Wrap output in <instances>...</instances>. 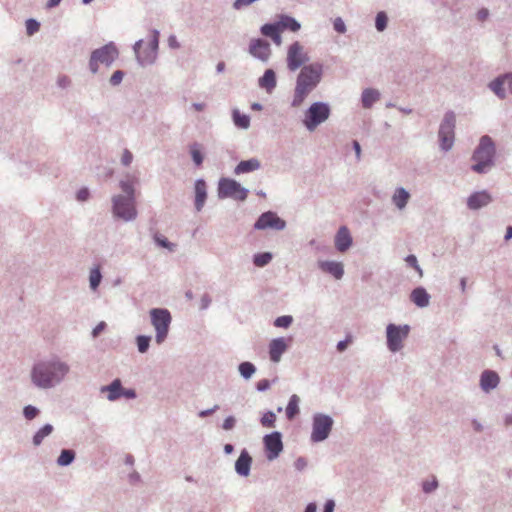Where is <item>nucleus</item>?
Instances as JSON below:
<instances>
[{"instance_id":"obj_1","label":"nucleus","mask_w":512,"mask_h":512,"mask_svg":"<svg viewBox=\"0 0 512 512\" xmlns=\"http://www.w3.org/2000/svg\"><path fill=\"white\" fill-rule=\"evenodd\" d=\"M323 75V65L320 63H312L304 65L300 70L294 90L291 105L299 107L305 98L318 86Z\"/></svg>"},{"instance_id":"obj_2","label":"nucleus","mask_w":512,"mask_h":512,"mask_svg":"<svg viewBox=\"0 0 512 512\" xmlns=\"http://www.w3.org/2000/svg\"><path fill=\"white\" fill-rule=\"evenodd\" d=\"M67 372L68 367L63 363H40L33 369L32 380L38 387L48 388L62 379Z\"/></svg>"},{"instance_id":"obj_3","label":"nucleus","mask_w":512,"mask_h":512,"mask_svg":"<svg viewBox=\"0 0 512 512\" xmlns=\"http://www.w3.org/2000/svg\"><path fill=\"white\" fill-rule=\"evenodd\" d=\"M494 154L495 147L492 140L488 136H483L473 155L476 163L472 165V170L477 173L486 172L493 165Z\"/></svg>"},{"instance_id":"obj_4","label":"nucleus","mask_w":512,"mask_h":512,"mask_svg":"<svg viewBox=\"0 0 512 512\" xmlns=\"http://www.w3.org/2000/svg\"><path fill=\"white\" fill-rule=\"evenodd\" d=\"M119 51L113 42H109L104 46L92 51L89 59V69L93 74L99 70V64L107 67L111 66L116 58H118Z\"/></svg>"},{"instance_id":"obj_5","label":"nucleus","mask_w":512,"mask_h":512,"mask_svg":"<svg viewBox=\"0 0 512 512\" xmlns=\"http://www.w3.org/2000/svg\"><path fill=\"white\" fill-rule=\"evenodd\" d=\"M219 198H232L244 201L248 196V190L245 189L236 180L230 178H222L218 185Z\"/></svg>"},{"instance_id":"obj_6","label":"nucleus","mask_w":512,"mask_h":512,"mask_svg":"<svg viewBox=\"0 0 512 512\" xmlns=\"http://www.w3.org/2000/svg\"><path fill=\"white\" fill-rule=\"evenodd\" d=\"M151 322L156 330V342L162 343L168 333L169 325L171 322V315L166 309H152L150 311Z\"/></svg>"},{"instance_id":"obj_7","label":"nucleus","mask_w":512,"mask_h":512,"mask_svg":"<svg viewBox=\"0 0 512 512\" xmlns=\"http://www.w3.org/2000/svg\"><path fill=\"white\" fill-rule=\"evenodd\" d=\"M330 107L324 102H314L306 111L304 123L306 128H315L328 119Z\"/></svg>"},{"instance_id":"obj_8","label":"nucleus","mask_w":512,"mask_h":512,"mask_svg":"<svg viewBox=\"0 0 512 512\" xmlns=\"http://www.w3.org/2000/svg\"><path fill=\"white\" fill-rule=\"evenodd\" d=\"M113 213L116 217L125 221L134 219L137 215L134 198L121 195L115 196L113 198Z\"/></svg>"},{"instance_id":"obj_9","label":"nucleus","mask_w":512,"mask_h":512,"mask_svg":"<svg viewBox=\"0 0 512 512\" xmlns=\"http://www.w3.org/2000/svg\"><path fill=\"white\" fill-rule=\"evenodd\" d=\"M410 328L408 325L396 326L389 324L387 326V346L392 352L399 351L403 345L402 342L407 338Z\"/></svg>"},{"instance_id":"obj_10","label":"nucleus","mask_w":512,"mask_h":512,"mask_svg":"<svg viewBox=\"0 0 512 512\" xmlns=\"http://www.w3.org/2000/svg\"><path fill=\"white\" fill-rule=\"evenodd\" d=\"M333 421L329 416L317 415L314 417L311 439L319 442L326 439L331 431Z\"/></svg>"},{"instance_id":"obj_11","label":"nucleus","mask_w":512,"mask_h":512,"mask_svg":"<svg viewBox=\"0 0 512 512\" xmlns=\"http://www.w3.org/2000/svg\"><path fill=\"white\" fill-rule=\"evenodd\" d=\"M308 61L307 55L303 52V46L295 41L292 43L287 52V67L290 71H296L305 62Z\"/></svg>"},{"instance_id":"obj_12","label":"nucleus","mask_w":512,"mask_h":512,"mask_svg":"<svg viewBox=\"0 0 512 512\" xmlns=\"http://www.w3.org/2000/svg\"><path fill=\"white\" fill-rule=\"evenodd\" d=\"M249 53L263 63H267L271 56V46L268 41L257 38L252 39L249 44Z\"/></svg>"},{"instance_id":"obj_13","label":"nucleus","mask_w":512,"mask_h":512,"mask_svg":"<svg viewBox=\"0 0 512 512\" xmlns=\"http://www.w3.org/2000/svg\"><path fill=\"white\" fill-rule=\"evenodd\" d=\"M285 221L277 216L274 212L263 213L255 223V228L258 230H264L272 228L275 230H282L285 228Z\"/></svg>"},{"instance_id":"obj_14","label":"nucleus","mask_w":512,"mask_h":512,"mask_svg":"<svg viewBox=\"0 0 512 512\" xmlns=\"http://www.w3.org/2000/svg\"><path fill=\"white\" fill-rule=\"evenodd\" d=\"M265 448L268 452V458L274 459L283 449L281 434L279 432H273L264 437Z\"/></svg>"},{"instance_id":"obj_15","label":"nucleus","mask_w":512,"mask_h":512,"mask_svg":"<svg viewBox=\"0 0 512 512\" xmlns=\"http://www.w3.org/2000/svg\"><path fill=\"white\" fill-rule=\"evenodd\" d=\"M352 244V237L346 226L339 228L335 236V247L339 252H345Z\"/></svg>"},{"instance_id":"obj_16","label":"nucleus","mask_w":512,"mask_h":512,"mask_svg":"<svg viewBox=\"0 0 512 512\" xmlns=\"http://www.w3.org/2000/svg\"><path fill=\"white\" fill-rule=\"evenodd\" d=\"M288 344L284 338L273 339L269 344V356L273 362H279Z\"/></svg>"},{"instance_id":"obj_17","label":"nucleus","mask_w":512,"mask_h":512,"mask_svg":"<svg viewBox=\"0 0 512 512\" xmlns=\"http://www.w3.org/2000/svg\"><path fill=\"white\" fill-rule=\"evenodd\" d=\"M491 200V195L486 191L475 192L468 198L467 206L472 210H476L488 205Z\"/></svg>"},{"instance_id":"obj_18","label":"nucleus","mask_w":512,"mask_h":512,"mask_svg":"<svg viewBox=\"0 0 512 512\" xmlns=\"http://www.w3.org/2000/svg\"><path fill=\"white\" fill-rule=\"evenodd\" d=\"M258 85L267 93H271L277 85L276 73L273 69L265 70L264 74L259 78Z\"/></svg>"},{"instance_id":"obj_19","label":"nucleus","mask_w":512,"mask_h":512,"mask_svg":"<svg viewBox=\"0 0 512 512\" xmlns=\"http://www.w3.org/2000/svg\"><path fill=\"white\" fill-rule=\"evenodd\" d=\"M499 381L500 378L496 372L486 370L481 375L480 385L484 391L489 392L498 386Z\"/></svg>"},{"instance_id":"obj_20","label":"nucleus","mask_w":512,"mask_h":512,"mask_svg":"<svg viewBox=\"0 0 512 512\" xmlns=\"http://www.w3.org/2000/svg\"><path fill=\"white\" fill-rule=\"evenodd\" d=\"M508 77H505V73L497 76L489 84V89L501 100H504L507 96L504 89V84L507 83Z\"/></svg>"},{"instance_id":"obj_21","label":"nucleus","mask_w":512,"mask_h":512,"mask_svg":"<svg viewBox=\"0 0 512 512\" xmlns=\"http://www.w3.org/2000/svg\"><path fill=\"white\" fill-rule=\"evenodd\" d=\"M380 92L375 88H366L361 94V104L365 109L371 108L379 99Z\"/></svg>"},{"instance_id":"obj_22","label":"nucleus","mask_w":512,"mask_h":512,"mask_svg":"<svg viewBox=\"0 0 512 512\" xmlns=\"http://www.w3.org/2000/svg\"><path fill=\"white\" fill-rule=\"evenodd\" d=\"M277 22L281 32L284 30L297 32L301 28V24L294 17L286 14L280 15Z\"/></svg>"},{"instance_id":"obj_23","label":"nucleus","mask_w":512,"mask_h":512,"mask_svg":"<svg viewBox=\"0 0 512 512\" xmlns=\"http://www.w3.org/2000/svg\"><path fill=\"white\" fill-rule=\"evenodd\" d=\"M319 267L324 271L331 275H333L336 279L342 278L344 274L343 265L340 262L334 261H323L319 263Z\"/></svg>"},{"instance_id":"obj_24","label":"nucleus","mask_w":512,"mask_h":512,"mask_svg":"<svg viewBox=\"0 0 512 512\" xmlns=\"http://www.w3.org/2000/svg\"><path fill=\"white\" fill-rule=\"evenodd\" d=\"M206 184L203 180H197L195 183V207L200 211L206 201Z\"/></svg>"},{"instance_id":"obj_25","label":"nucleus","mask_w":512,"mask_h":512,"mask_svg":"<svg viewBox=\"0 0 512 512\" xmlns=\"http://www.w3.org/2000/svg\"><path fill=\"white\" fill-rule=\"evenodd\" d=\"M251 457L247 452H242L235 463V469L238 474L247 476L250 471Z\"/></svg>"},{"instance_id":"obj_26","label":"nucleus","mask_w":512,"mask_h":512,"mask_svg":"<svg viewBox=\"0 0 512 512\" xmlns=\"http://www.w3.org/2000/svg\"><path fill=\"white\" fill-rule=\"evenodd\" d=\"M260 162L259 160L252 158L249 160H243L239 162V164L235 167L234 173L236 175L249 173L255 170H258L260 168Z\"/></svg>"},{"instance_id":"obj_27","label":"nucleus","mask_w":512,"mask_h":512,"mask_svg":"<svg viewBox=\"0 0 512 512\" xmlns=\"http://www.w3.org/2000/svg\"><path fill=\"white\" fill-rule=\"evenodd\" d=\"M430 296L424 288H416L411 293V300L419 307H426L429 304Z\"/></svg>"},{"instance_id":"obj_28","label":"nucleus","mask_w":512,"mask_h":512,"mask_svg":"<svg viewBox=\"0 0 512 512\" xmlns=\"http://www.w3.org/2000/svg\"><path fill=\"white\" fill-rule=\"evenodd\" d=\"M102 391L108 392V399L114 401L121 397L122 386L119 379H115L109 386L103 387Z\"/></svg>"},{"instance_id":"obj_29","label":"nucleus","mask_w":512,"mask_h":512,"mask_svg":"<svg viewBox=\"0 0 512 512\" xmlns=\"http://www.w3.org/2000/svg\"><path fill=\"white\" fill-rule=\"evenodd\" d=\"M454 130H440L439 140L441 148L445 151L449 150L454 143Z\"/></svg>"},{"instance_id":"obj_30","label":"nucleus","mask_w":512,"mask_h":512,"mask_svg":"<svg viewBox=\"0 0 512 512\" xmlns=\"http://www.w3.org/2000/svg\"><path fill=\"white\" fill-rule=\"evenodd\" d=\"M409 198L410 195L405 189L398 188L393 195V202L399 209H403L406 206Z\"/></svg>"},{"instance_id":"obj_31","label":"nucleus","mask_w":512,"mask_h":512,"mask_svg":"<svg viewBox=\"0 0 512 512\" xmlns=\"http://www.w3.org/2000/svg\"><path fill=\"white\" fill-rule=\"evenodd\" d=\"M156 55H157V53H155L154 51H152L148 48V49L144 50L142 53H140L136 59H137L138 64L140 66L144 67V66L154 63V61L156 59Z\"/></svg>"},{"instance_id":"obj_32","label":"nucleus","mask_w":512,"mask_h":512,"mask_svg":"<svg viewBox=\"0 0 512 512\" xmlns=\"http://www.w3.org/2000/svg\"><path fill=\"white\" fill-rule=\"evenodd\" d=\"M233 122L238 128H248L250 125V117L240 113L238 109L232 111Z\"/></svg>"},{"instance_id":"obj_33","label":"nucleus","mask_w":512,"mask_h":512,"mask_svg":"<svg viewBox=\"0 0 512 512\" xmlns=\"http://www.w3.org/2000/svg\"><path fill=\"white\" fill-rule=\"evenodd\" d=\"M53 431V427L50 424L44 425L33 437V443L35 446H38L41 444L43 439L50 435Z\"/></svg>"},{"instance_id":"obj_34","label":"nucleus","mask_w":512,"mask_h":512,"mask_svg":"<svg viewBox=\"0 0 512 512\" xmlns=\"http://www.w3.org/2000/svg\"><path fill=\"white\" fill-rule=\"evenodd\" d=\"M298 402H299V398L297 395H293L290 398L289 403L286 407V415H287L288 419H293L295 417V415L299 412Z\"/></svg>"},{"instance_id":"obj_35","label":"nucleus","mask_w":512,"mask_h":512,"mask_svg":"<svg viewBox=\"0 0 512 512\" xmlns=\"http://www.w3.org/2000/svg\"><path fill=\"white\" fill-rule=\"evenodd\" d=\"M260 32L265 37L272 38L275 33L281 32V31H280L278 22L276 21L274 23H266V24L262 25L260 28Z\"/></svg>"},{"instance_id":"obj_36","label":"nucleus","mask_w":512,"mask_h":512,"mask_svg":"<svg viewBox=\"0 0 512 512\" xmlns=\"http://www.w3.org/2000/svg\"><path fill=\"white\" fill-rule=\"evenodd\" d=\"M388 25V16L386 12L380 11L375 17V28L378 32H383Z\"/></svg>"},{"instance_id":"obj_37","label":"nucleus","mask_w":512,"mask_h":512,"mask_svg":"<svg viewBox=\"0 0 512 512\" xmlns=\"http://www.w3.org/2000/svg\"><path fill=\"white\" fill-rule=\"evenodd\" d=\"M75 458V453L72 450H62L60 456L57 459V463L60 466L69 465Z\"/></svg>"},{"instance_id":"obj_38","label":"nucleus","mask_w":512,"mask_h":512,"mask_svg":"<svg viewBox=\"0 0 512 512\" xmlns=\"http://www.w3.org/2000/svg\"><path fill=\"white\" fill-rule=\"evenodd\" d=\"M455 126H456L455 113L453 111L446 112L439 128H455Z\"/></svg>"},{"instance_id":"obj_39","label":"nucleus","mask_w":512,"mask_h":512,"mask_svg":"<svg viewBox=\"0 0 512 512\" xmlns=\"http://www.w3.org/2000/svg\"><path fill=\"white\" fill-rule=\"evenodd\" d=\"M239 372L244 378L248 379L255 372V367L250 362H243L239 365Z\"/></svg>"},{"instance_id":"obj_40","label":"nucleus","mask_w":512,"mask_h":512,"mask_svg":"<svg viewBox=\"0 0 512 512\" xmlns=\"http://www.w3.org/2000/svg\"><path fill=\"white\" fill-rule=\"evenodd\" d=\"M190 153H191V156H192V159H193L194 163L197 166H200L202 164V162H203V156H202V153H201L200 146L198 144L191 145Z\"/></svg>"},{"instance_id":"obj_41","label":"nucleus","mask_w":512,"mask_h":512,"mask_svg":"<svg viewBox=\"0 0 512 512\" xmlns=\"http://www.w3.org/2000/svg\"><path fill=\"white\" fill-rule=\"evenodd\" d=\"M271 259H272V255L268 252L257 254L254 257V264L257 267H263V266L267 265L271 261Z\"/></svg>"},{"instance_id":"obj_42","label":"nucleus","mask_w":512,"mask_h":512,"mask_svg":"<svg viewBox=\"0 0 512 512\" xmlns=\"http://www.w3.org/2000/svg\"><path fill=\"white\" fill-rule=\"evenodd\" d=\"M40 29V23L33 18L26 20V33L28 36H32L37 33Z\"/></svg>"},{"instance_id":"obj_43","label":"nucleus","mask_w":512,"mask_h":512,"mask_svg":"<svg viewBox=\"0 0 512 512\" xmlns=\"http://www.w3.org/2000/svg\"><path fill=\"white\" fill-rule=\"evenodd\" d=\"M89 279L91 288L96 289L101 281V273L98 268L91 270Z\"/></svg>"},{"instance_id":"obj_44","label":"nucleus","mask_w":512,"mask_h":512,"mask_svg":"<svg viewBox=\"0 0 512 512\" xmlns=\"http://www.w3.org/2000/svg\"><path fill=\"white\" fill-rule=\"evenodd\" d=\"M275 420H276V415L273 413V412H267L265 413L262 418H261V424L264 426V427H268V428H271L274 426V423H275Z\"/></svg>"},{"instance_id":"obj_45","label":"nucleus","mask_w":512,"mask_h":512,"mask_svg":"<svg viewBox=\"0 0 512 512\" xmlns=\"http://www.w3.org/2000/svg\"><path fill=\"white\" fill-rule=\"evenodd\" d=\"M149 343H150V337L138 336L137 337V346H138L139 352L145 353L148 350Z\"/></svg>"},{"instance_id":"obj_46","label":"nucleus","mask_w":512,"mask_h":512,"mask_svg":"<svg viewBox=\"0 0 512 512\" xmlns=\"http://www.w3.org/2000/svg\"><path fill=\"white\" fill-rule=\"evenodd\" d=\"M292 320L293 319L291 316H288V315L280 316V317L276 318L274 325L276 327H280V328H287L291 325Z\"/></svg>"},{"instance_id":"obj_47","label":"nucleus","mask_w":512,"mask_h":512,"mask_svg":"<svg viewBox=\"0 0 512 512\" xmlns=\"http://www.w3.org/2000/svg\"><path fill=\"white\" fill-rule=\"evenodd\" d=\"M159 45V31L154 29L152 30V38L149 42V49L157 53Z\"/></svg>"},{"instance_id":"obj_48","label":"nucleus","mask_w":512,"mask_h":512,"mask_svg":"<svg viewBox=\"0 0 512 512\" xmlns=\"http://www.w3.org/2000/svg\"><path fill=\"white\" fill-rule=\"evenodd\" d=\"M123 77L124 72L122 70H116L110 77L109 82L112 86H117L122 82Z\"/></svg>"},{"instance_id":"obj_49","label":"nucleus","mask_w":512,"mask_h":512,"mask_svg":"<svg viewBox=\"0 0 512 512\" xmlns=\"http://www.w3.org/2000/svg\"><path fill=\"white\" fill-rule=\"evenodd\" d=\"M120 187L122 191L126 194L125 197H133L134 198V188L132 183L127 181H121Z\"/></svg>"},{"instance_id":"obj_50","label":"nucleus","mask_w":512,"mask_h":512,"mask_svg":"<svg viewBox=\"0 0 512 512\" xmlns=\"http://www.w3.org/2000/svg\"><path fill=\"white\" fill-rule=\"evenodd\" d=\"M333 28L336 32H338L340 34H343L346 32V25H345L344 21L342 20V18H340V17L335 18V20L333 22Z\"/></svg>"},{"instance_id":"obj_51","label":"nucleus","mask_w":512,"mask_h":512,"mask_svg":"<svg viewBox=\"0 0 512 512\" xmlns=\"http://www.w3.org/2000/svg\"><path fill=\"white\" fill-rule=\"evenodd\" d=\"M57 85L62 89L68 88L71 85V79L66 75H61L57 79Z\"/></svg>"},{"instance_id":"obj_52","label":"nucleus","mask_w":512,"mask_h":512,"mask_svg":"<svg viewBox=\"0 0 512 512\" xmlns=\"http://www.w3.org/2000/svg\"><path fill=\"white\" fill-rule=\"evenodd\" d=\"M490 12L487 8H481L476 13V19L479 22H484L489 18Z\"/></svg>"},{"instance_id":"obj_53","label":"nucleus","mask_w":512,"mask_h":512,"mask_svg":"<svg viewBox=\"0 0 512 512\" xmlns=\"http://www.w3.org/2000/svg\"><path fill=\"white\" fill-rule=\"evenodd\" d=\"M37 414H38V410L31 405H28L24 408V416L29 420L36 417Z\"/></svg>"},{"instance_id":"obj_54","label":"nucleus","mask_w":512,"mask_h":512,"mask_svg":"<svg viewBox=\"0 0 512 512\" xmlns=\"http://www.w3.org/2000/svg\"><path fill=\"white\" fill-rule=\"evenodd\" d=\"M132 160H133L132 153L129 150L125 149L123 154H122V157H121V163L124 166H128V165L131 164Z\"/></svg>"},{"instance_id":"obj_55","label":"nucleus","mask_w":512,"mask_h":512,"mask_svg":"<svg viewBox=\"0 0 512 512\" xmlns=\"http://www.w3.org/2000/svg\"><path fill=\"white\" fill-rule=\"evenodd\" d=\"M406 262L412 266L416 271L419 272L420 275H422V270L421 268L419 267L418 263H417V258L414 256V255H409L406 257Z\"/></svg>"},{"instance_id":"obj_56","label":"nucleus","mask_w":512,"mask_h":512,"mask_svg":"<svg viewBox=\"0 0 512 512\" xmlns=\"http://www.w3.org/2000/svg\"><path fill=\"white\" fill-rule=\"evenodd\" d=\"M436 488H437V481L435 479H433L431 482L430 481H426V482L423 483V490L426 493L432 492Z\"/></svg>"},{"instance_id":"obj_57","label":"nucleus","mask_w":512,"mask_h":512,"mask_svg":"<svg viewBox=\"0 0 512 512\" xmlns=\"http://www.w3.org/2000/svg\"><path fill=\"white\" fill-rule=\"evenodd\" d=\"M235 425V418L232 416L227 417L223 422V429L230 430Z\"/></svg>"},{"instance_id":"obj_58","label":"nucleus","mask_w":512,"mask_h":512,"mask_svg":"<svg viewBox=\"0 0 512 512\" xmlns=\"http://www.w3.org/2000/svg\"><path fill=\"white\" fill-rule=\"evenodd\" d=\"M168 46L172 49H178L180 48V43L178 42L175 35H170L168 37Z\"/></svg>"},{"instance_id":"obj_59","label":"nucleus","mask_w":512,"mask_h":512,"mask_svg":"<svg viewBox=\"0 0 512 512\" xmlns=\"http://www.w3.org/2000/svg\"><path fill=\"white\" fill-rule=\"evenodd\" d=\"M89 197V191L86 188H82L77 192V199L79 201H85Z\"/></svg>"},{"instance_id":"obj_60","label":"nucleus","mask_w":512,"mask_h":512,"mask_svg":"<svg viewBox=\"0 0 512 512\" xmlns=\"http://www.w3.org/2000/svg\"><path fill=\"white\" fill-rule=\"evenodd\" d=\"M351 341H352L351 337L346 338L344 341H340L337 344L338 351H340V352L344 351L347 348V346L349 345V343H351Z\"/></svg>"},{"instance_id":"obj_61","label":"nucleus","mask_w":512,"mask_h":512,"mask_svg":"<svg viewBox=\"0 0 512 512\" xmlns=\"http://www.w3.org/2000/svg\"><path fill=\"white\" fill-rule=\"evenodd\" d=\"M121 396L128 398V399H132V398L136 397V393L133 389H123L122 388Z\"/></svg>"},{"instance_id":"obj_62","label":"nucleus","mask_w":512,"mask_h":512,"mask_svg":"<svg viewBox=\"0 0 512 512\" xmlns=\"http://www.w3.org/2000/svg\"><path fill=\"white\" fill-rule=\"evenodd\" d=\"M106 327L105 322H100L94 329H93V336L97 337Z\"/></svg>"},{"instance_id":"obj_63","label":"nucleus","mask_w":512,"mask_h":512,"mask_svg":"<svg viewBox=\"0 0 512 512\" xmlns=\"http://www.w3.org/2000/svg\"><path fill=\"white\" fill-rule=\"evenodd\" d=\"M268 387H269V381H268V380H266V379L260 380V381L257 383V389H258V390H260V391H264V390H266Z\"/></svg>"},{"instance_id":"obj_64","label":"nucleus","mask_w":512,"mask_h":512,"mask_svg":"<svg viewBox=\"0 0 512 512\" xmlns=\"http://www.w3.org/2000/svg\"><path fill=\"white\" fill-rule=\"evenodd\" d=\"M334 501L328 500L325 504L324 511L323 512H333L334 511Z\"/></svg>"}]
</instances>
